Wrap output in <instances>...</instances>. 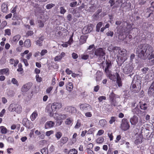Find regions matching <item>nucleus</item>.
I'll return each instance as SVG.
<instances>
[{"mask_svg":"<svg viewBox=\"0 0 154 154\" xmlns=\"http://www.w3.org/2000/svg\"><path fill=\"white\" fill-rule=\"evenodd\" d=\"M72 42V38L71 37L68 42L62 44L61 45L64 47H67L68 46V44L70 45Z\"/></svg>","mask_w":154,"mask_h":154,"instance_id":"38","label":"nucleus"},{"mask_svg":"<svg viewBox=\"0 0 154 154\" xmlns=\"http://www.w3.org/2000/svg\"><path fill=\"white\" fill-rule=\"evenodd\" d=\"M73 119L70 117L66 119L65 122V124L69 127L71 126L73 124Z\"/></svg>","mask_w":154,"mask_h":154,"instance_id":"21","label":"nucleus"},{"mask_svg":"<svg viewBox=\"0 0 154 154\" xmlns=\"http://www.w3.org/2000/svg\"><path fill=\"white\" fill-rule=\"evenodd\" d=\"M96 7V6L95 5H92V6H91V7H89L90 9H88V10L90 11H93L95 10Z\"/></svg>","mask_w":154,"mask_h":154,"instance_id":"61","label":"nucleus"},{"mask_svg":"<svg viewBox=\"0 0 154 154\" xmlns=\"http://www.w3.org/2000/svg\"><path fill=\"white\" fill-rule=\"evenodd\" d=\"M77 136V134L76 133H75L72 136V142L73 143H75L76 141V137Z\"/></svg>","mask_w":154,"mask_h":154,"instance_id":"58","label":"nucleus"},{"mask_svg":"<svg viewBox=\"0 0 154 154\" xmlns=\"http://www.w3.org/2000/svg\"><path fill=\"white\" fill-rule=\"evenodd\" d=\"M65 56V53L62 52L60 55L57 56L55 57L54 60L55 61H58L60 60L63 57Z\"/></svg>","mask_w":154,"mask_h":154,"instance_id":"23","label":"nucleus"},{"mask_svg":"<svg viewBox=\"0 0 154 154\" xmlns=\"http://www.w3.org/2000/svg\"><path fill=\"white\" fill-rule=\"evenodd\" d=\"M132 112L134 114H137L138 116H140L142 113V112L138 106H137L134 109H132Z\"/></svg>","mask_w":154,"mask_h":154,"instance_id":"15","label":"nucleus"},{"mask_svg":"<svg viewBox=\"0 0 154 154\" xmlns=\"http://www.w3.org/2000/svg\"><path fill=\"white\" fill-rule=\"evenodd\" d=\"M67 115L66 114H63L61 113H58L55 112L54 115V119L57 120L56 122V125L60 126L63 123L62 120L65 119L67 117Z\"/></svg>","mask_w":154,"mask_h":154,"instance_id":"2","label":"nucleus"},{"mask_svg":"<svg viewBox=\"0 0 154 154\" xmlns=\"http://www.w3.org/2000/svg\"><path fill=\"white\" fill-rule=\"evenodd\" d=\"M62 136V134L60 131L56 132L55 134V136L57 140H59L61 138Z\"/></svg>","mask_w":154,"mask_h":154,"instance_id":"48","label":"nucleus"},{"mask_svg":"<svg viewBox=\"0 0 154 154\" xmlns=\"http://www.w3.org/2000/svg\"><path fill=\"white\" fill-rule=\"evenodd\" d=\"M66 111L71 114L75 113L76 112V109L72 106H67L65 109Z\"/></svg>","mask_w":154,"mask_h":154,"instance_id":"16","label":"nucleus"},{"mask_svg":"<svg viewBox=\"0 0 154 154\" xmlns=\"http://www.w3.org/2000/svg\"><path fill=\"white\" fill-rule=\"evenodd\" d=\"M121 128L124 131L128 130L130 128V125L128 122L125 119H123L121 124Z\"/></svg>","mask_w":154,"mask_h":154,"instance_id":"8","label":"nucleus"},{"mask_svg":"<svg viewBox=\"0 0 154 154\" xmlns=\"http://www.w3.org/2000/svg\"><path fill=\"white\" fill-rule=\"evenodd\" d=\"M58 18L60 20V21L57 23V24H60L62 22L64 21V19L63 16H57Z\"/></svg>","mask_w":154,"mask_h":154,"instance_id":"52","label":"nucleus"},{"mask_svg":"<svg viewBox=\"0 0 154 154\" xmlns=\"http://www.w3.org/2000/svg\"><path fill=\"white\" fill-rule=\"evenodd\" d=\"M11 82L14 84L16 85V86H18L19 84L17 80L13 78L12 79Z\"/></svg>","mask_w":154,"mask_h":154,"instance_id":"56","label":"nucleus"},{"mask_svg":"<svg viewBox=\"0 0 154 154\" xmlns=\"http://www.w3.org/2000/svg\"><path fill=\"white\" fill-rule=\"evenodd\" d=\"M38 116V113L37 111H34L30 116V119L32 121H34Z\"/></svg>","mask_w":154,"mask_h":154,"instance_id":"26","label":"nucleus"},{"mask_svg":"<svg viewBox=\"0 0 154 154\" xmlns=\"http://www.w3.org/2000/svg\"><path fill=\"white\" fill-rule=\"evenodd\" d=\"M54 133V131L53 130H51L49 131H47L45 133V135L49 137L50 136L51 134H53Z\"/></svg>","mask_w":154,"mask_h":154,"instance_id":"60","label":"nucleus"},{"mask_svg":"<svg viewBox=\"0 0 154 154\" xmlns=\"http://www.w3.org/2000/svg\"><path fill=\"white\" fill-rule=\"evenodd\" d=\"M133 68L134 67L132 64H126L123 69V71L125 73L128 74L132 72Z\"/></svg>","mask_w":154,"mask_h":154,"instance_id":"9","label":"nucleus"},{"mask_svg":"<svg viewBox=\"0 0 154 154\" xmlns=\"http://www.w3.org/2000/svg\"><path fill=\"white\" fill-rule=\"evenodd\" d=\"M35 78L36 81L38 82H40L42 81V78L41 77H39L38 75H36Z\"/></svg>","mask_w":154,"mask_h":154,"instance_id":"64","label":"nucleus"},{"mask_svg":"<svg viewBox=\"0 0 154 154\" xmlns=\"http://www.w3.org/2000/svg\"><path fill=\"white\" fill-rule=\"evenodd\" d=\"M136 85L134 84H132L131 85V90L133 92H134V93H136L137 92L139 91V89L138 90H136V89H134V90H133V89H135L136 88Z\"/></svg>","mask_w":154,"mask_h":154,"instance_id":"43","label":"nucleus"},{"mask_svg":"<svg viewBox=\"0 0 154 154\" xmlns=\"http://www.w3.org/2000/svg\"><path fill=\"white\" fill-rule=\"evenodd\" d=\"M153 52L152 47L147 44H141L136 49V52L138 57L144 59L148 58L150 60L154 58Z\"/></svg>","mask_w":154,"mask_h":154,"instance_id":"1","label":"nucleus"},{"mask_svg":"<svg viewBox=\"0 0 154 154\" xmlns=\"http://www.w3.org/2000/svg\"><path fill=\"white\" fill-rule=\"evenodd\" d=\"M1 9L3 12H7L8 11L7 5L5 3H3L1 6Z\"/></svg>","mask_w":154,"mask_h":154,"instance_id":"29","label":"nucleus"},{"mask_svg":"<svg viewBox=\"0 0 154 154\" xmlns=\"http://www.w3.org/2000/svg\"><path fill=\"white\" fill-rule=\"evenodd\" d=\"M140 108L141 109L145 110L147 109L148 106L146 103L141 102H140Z\"/></svg>","mask_w":154,"mask_h":154,"instance_id":"34","label":"nucleus"},{"mask_svg":"<svg viewBox=\"0 0 154 154\" xmlns=\"http://www.w3.org/2000/svg\"><path fill=\"white\" fill-rule=\"evenodd\" d=\"M127 51L124 49H121L120 48L119 54L121 55L120 59L121 63H123L127 59L128 57L126 54Z\"/></svg>","mask_w":154,"mask_h":154,"instance_id":"5","label":"nucleus"},{"mask_svg":"<svg viewBox=\"0 0 154 154\" xmlns=\"http://www.w3.org/2000/svg\"><path fill=\"white\" fill-rule=\"evenodd\" d=\"M143 138V136L141 134L138 135L136 137L134 143L137 144L141 143L142 142Z\"/></svg>","mask_w":154,"mask_h":154,"instance_id":"18","label":"nucleus"},{"mask_svg":"<svg viewBox=\"0 0 154 154\" xmlns=\"http://www.w3.org/2000/svg\"><path fill=\"white\" fill-rule=\"evenodd\" d=\"M116 119V117H111L109 121V123L111 124L115 122Z\"/></svg>","mask_w":154,"mask_h":154,"instance_id":"55","label":"nucleus"},{"mask_svg":"<svg viewBox=\"0 0 154 154\" xmlns=\"http://www.w3.org/2000/svg\"><path fill=\"white\" fill-rule=\"evenodd\" d=\"M73 88V84L71 82L68 83V85L66 86V89L69 92H71Z\"/></svg>","mask_w":154,"mask_h":154,"instance_id":"30","label":"nucleus"},{"mask_svg":"<svg viewBox=\"0 0 154 154\" xmlns=\"http://www.w3.org/2000/svg\"><path fill=\"white\" fill-rule=\"evenodd\" d=\"M107 133V136L109 138L110 141H111L113 140V134L112 132L110 130H108L106 131Z\"/></svg>","mask_w":154,"mask_h":154,"instance_id":"32","label":"nucleus"},{"mask_svg":"<svg viewBox=\"0 0 154 154\" xmlns=\"http://www.w3.org/2000/svg\"><path fill=\"white\" fill-rule=\"evenodd\" d=\"M106 67L105 68V71L106 73V70L108 71H110L109 70V69L111 66V64L110 61H106Z\"/></svg>","mask_w":154,"mask_h":154,"instance_id":"35","label":"nucleus"},{"mask_svg":"<svg viewBox=\"0 0 154 154\" xmlns=\"http://www.w3.org/2000/svg\"><path fill=\"white\" fill-rule=\"evenodd\" d=\"M94 54L97 56H98L102 58V62L105 61V50L102 48H99L95 50Z\"/></svg>","mask_w":154,"mask_h":154,"instance_id":"3","label":"nucleus"},{"mask_svg":"<svg viewBox=\"0 0 154 154\" xmlns=\"http://www.w3.org/2000/svg\"><path fill=\"white\" fill-rule=\"evenodd\" d=\"M7 132V129L4 126L0 127V133L2 134H5Z\"/></svg>","mask_w":154,"mask_h":154,"instance_id":"36","label":"nucleus"},{"mask_svg":"<svg viewBox=\"0 0 154 154\" xmlns=\"http://www.w3.org/2000/svg\"><path fill=\"white\" fill-rule=\"evenodd\" d=\"M148 93L149 95L154 96V81L150 87Z\"/></svg>","mask_w":154,"mask_h":154,"instance_id":"19","label":"nucleus"},{"mask_svg":"<svg viewBox=\"0 0 154 154\" xmlns=\"http://www.w3.org/2000/svg\"><path fill=\"white\" fill-rule=\"evenodd\" d=\"M106 76L108 77L109 79L113 81H116V79L119 76V72H116L115 73H112L111 71H108L106 70Z\"/></svg>","mask_w":154,"mask_h":154,"instance_id":"4","label":"nucleus"},{"mask_svg":"<svg viewBox=\"0 0 154 154\" xmlns=\"http://www.w3.org/2000/svg\"><path fill=\"white\" fill-rule=\"evenodd\" d=\"M9 69H8L5 68L3 69L0 70V74H5L6 75H8L9 73L8 72Z\"/></svg>","mask_w":154,"mask_h":154,"instance_id":"31","label":"nucleus"},{"mask_svg":"<svg viewBox=\"0 0 154 154\" xmlns=\"http://www.w3.org/2000/svg\"><path fill=\"white\" fill-rule=\"evenodd\" d=\"M33 34V32L32 31H28L26 33V36L28 37L29 36H31Z\"/></svg>","mask_w":154,"mask_h":154,"instance_id":"59","label":"nucleus"},{"mask_svg":"<svg viewBox=\"0 0 154 154\" xmlns=\"http://www.w3.org/2000/svg\"><path fill=\"white\" fill-rule=\"evenodd\" d=\"M31 43L29 39H27L24 42V45L26 47L29 48L31 46Z\"/></svg>","mask_w":154,"mask_h":154,"instance_id":"37","label":"nucleus"},{"mask_svg":"<svg viewBox=\"0 0 154 154\" xmlns=\"http://www.w3.org/2000/svg\"><path fill=\"white\" fill-rule=\"evenodd\" d=\"M81 58L82 59L86 60L89 57V55H85V54H82L81 55Z\"/></svg>","mask_w":154,"mask_h":154,"instance_id":"63","label":"nucleus"},{"mask_svg":"<svg viewBox=\"0 0 154 154\" xmlns=\"http://www.w3.org/2000/svg\"><path fill=\"white\" fill-rule=\"evenodd\" d=\"M102 22H100L97 23L96 26V31L97 32H99L100 31V28L102 26Z\"/></svg>","mask_w":154,"mask_h":154,"instance_id":"50","label":"nucleus"},{"mask_svg":"<svg viewBox=\"0 0 154 154\" xmlns=\"http://www.w3.org/2000/svg\"><path fill=\"white\" fill-rule=\"evenodd\" d=\"M117 2L120 4H122L121 7L123 8L125 6L127 7L128 8H130L131 5V3H127L125 2V0H119Z\"/></svg>","mask_w":154,"mask_h":154,"instance_id":"12","label":"nucleus"},{"mask_svg":"<svg viewBox=\"0 0 154 154\" xmlns=\"http://www.w3.org/2000/svg\"><path fill=\"white\" fill-rule=\"evenodd\" d=\"M104 140V138L102 137H99L96 140V142L98 144H102Z\"/></svg>","mask_w":154,"mask_h":154,"instance_id":"47","label":"nucleus"},{"mask_svg":"<svg viewBox=\"0 0 154 154\" xmlns=\"http://www.w3.org/2000/svg\"><path fill=\"white\" fill-rule=\"evenodd\" d=\"M110 100L111 102V104L114 106H117L118 102L116 101L115 95L113 92L110 93L109 95Z\"/></svg>","mask_w":154,"mask_h":154,"instance_id":"10","label":"nucleus"},{"mask_svg":"<svg viewBox=\"0 0 154 154\" xmlns=\"http://www.w3.org/2000/svg\"><path fill=\"white\" fill-rule=\"evenodd\" d=\"M112 49H113V51L114 54H117L118 53H119L120 48L118 47H114V48H113Z\"/></svg>","mask_w":154,"mask_h":154,"instance_id":"45","label":"nucleus"},{"mask_svg":"<svg viewBox=\"0 0 154 154\" xmlns=\"http://www.w3.org/2000/svg\"><path fill=\"white\" fill-rule=\"evenodd\" d=\"M53 107L52 104H48L46 107L45 112L48 113L50 116L53 117L54 118V115L55 114V113L54 112L56 111V110Z\"/></svg>","mask_w":154,"mask_h":154,"instance_id":"6","label":"nucleus"},{"mask_svg":"<svg viewBox=\"0 0 154 154\" xmlns=\"http://www.w3.org/2000/svg\"><path fill=\"white\" fill-rule=\"evenodd\" d=\"M95 128H91L88 131H87L88 134H92L95 131Z\"/></svg>","mask_w":154,"mask_h":154,"instance_id":"54","label":"nucleus"},{"mask_svg":"<svg viewBox=\"0 0 154 154\" xmlns=\"http://www.w3.org/2000/svg\"><path fill=\"white\" fill-rule=\"evenodd\" d=\"M95 51V50L93 49L89 53V56L91 58H92L94 57V55H95L94 54Z\"/></svg>","mask_w":154,"mask_h":154,"instance_id":"53","label":"nucleus"},{"mask_svg":"<svg viewBox=\"0 0 154 154\" xmlns=\"http://www.w3.org/2000/svg\"><path fill=\"white\" fill-rule=\"evenodd\" d=\"M22 122L24 125L27 126V124L29 123V122H30L29 120L25 118L23 119Z\"/></svg>","mask_w":154,"mask_h":154,"instance_id":"51","label":"nucleus"},{"mask_svg":"<svg viewBox=\"0 0 154 154\" xmlns=\"http://www.w3.org/2000/svg\"><path fill=\"white\" fill-rule=\"evenodd\" d=\"M138 121V118L136 116H134L133 117L131 118L130 119V122L131 124L134 126L137 123Z\"/></svg>","mask_w":154,"mask_h":154,"instance_id":"17","label":"nucleus"},{"mask_svg":"<svg viewBox=\"0 0 154 154\" xmlns=\"http://www.w3.org/2000/svg\"><path fill=\"white\" fill-rule=\"evenodd\" d=\"M116 82L118 85L119 87H120L122 86V83L121 81V79L119 76H118V77L116 79Z\"/></svg>","mask_w":154,"mask_h":154,"instance_id":"42","label":"nucleus"},{"mask_svg":"<svg viewBox=\"0 0 154 154\" xmlns=\"http://www.w3.org/2000/svg\"><path fill=\"white\" fill-rule=\"evenodd\" d=\"M55 125V123L52 121L47 122L45 124V128H51L53 127Z\"/></svg>","mask_w":154,"mask_h":154,"instance_id":"20","label":"nucleus"},{"mask_svg":"<svg viewBox=\"0 0 154 154\" xmlns=\"http://www.w3.org/2000/svg\"><path fill=\"white\" fill-rule=\"evenodd\" d=\"M9 63L11 64H14V66L16 67L19 63V60L17 59L15 60L13 59H11L9 60Z\"/></svg>","mask_w":154,"mask_h":154,"instance_id":"27","label":"nucleus"},{"mask_svg":"<svg viewBox=\"0 0 154 154\" xmlns=\"http://www.w3.org/2000/svg\"><path fill=\"white\" fill-rule=\"evenodd\" d=\"M77 153L78 151L77 150L75 149H72L69 151L68 154H77Z\"/></svg>","mask_w":154,"mask_h":154,"instance_id":"44","label":"nucleus"},{"mask_svg":"<svg viewBox=\"0 0 154 154\" xmlns=\"http://www.w3.org/2000/svg\"><path fill=\"white\" fill-rule=\"evenodd\" d=\"M21 36L19 35H17L14 36L13 38V41L14 42H17L20 39Z\"/></svg>","mask_w":154,"mask_h":154,"instance_id":"40","label":"nucleus"},{"mask_svg":"<svg viewBox=\"0 0 154 154\" xmlns=\"http://www.w3.org/2000/svg\"><path fill=\"white\" fill-rule=\"evenodd\" d=\"M102 73L99 71H98L96 74V79L97 81H99L101 79Z\"/></svg>","mask_w":154,"mask_h":154,"instance_id":"28","label":"nucleus"},{"mask_svg":"<svg viewBox=\"0 0 154 154\" xmlns=\"http://www.w3.org/2000/svg\"><path fill=\"white\" fill-rule=\"evenodd\" d=\"M35 133L36 135L39 136V137L42 139L44 138V136L42 135L41 132L38 130H36L35 132Z\"/></svg>","mask_w":154,"mask_h":154,"instance_id":"41","label":"nucleus"},{"mask_svg":"<svg viewBox=\"0 0 154 154\" xmlns=\"http://www.w3.org/2000/svg\"><path fill=\"white\" fill-rule=\"evenodd\" d=\"M81 110L82 111H89L92 109L91 106L89 104L86 103L81 104L80 106Z\"/></svg>","mask_w":154,"mask_h":154,"instance_id":"11","label":"nucleus"},{"mask_svg":"<svg viewBox=\"0 0 154 154\" xmlns=\"http://www.w3.org/2000/svg\"><path fill=\"white\" fill-rule=\"evenodd\" d=\"M52 105L54 107L53 108L55 109L56 110L60 109L62 107V103H54Z\"/></svg>","mask_w":154,"mask_h":154,"instance_id":"25","label":"nucleus"},{"mask_svg":"<svg viewBox=\"0 0 154 154\" xmlns=\"http://www.w3.org/2000/svg\"><path fill=\"white\" fill-rule=\"evenodd\" d=\"M87 37L86 35H82L81 36L80 42L81 44H82L86 42Z\"/></svg>","mask_w":154,"mask_h":154,"instance_id":"33","label":"nucleus"},{"mask_svg":"<svg viewBox=\"0 0 154 154\" xmlns=\"http://www.w3.org/2000/svg\"><path fill=\"white\" fill-rule=\"evenodd\" d=\"M7 141L10 143H13L14 141L13 138L12 137H9L7 139Z\"/></svg>","mask_w":154,"mask_h":154,"instance_id":"62","label":"nucleus"},{"mask_svg":"<svg viewBox=\"0 0 154 154\" xmlns=\"http://www.w3.org/2000/svg\"><path fill=\"white\" fill-rule=\"evenodd\" d=\"M68 140V138L66 137H63L60 139L61 142L63 143L64 144L66 143Z\"/></svg>","mask_w":154,"mask_h":154,"instance_id":"49","label":"nucleus"},{"mask_svg":"<svg viewBox=\"0 0 154 154\" xmlns=\"http://www.w3.org/2000/svg\"><path fill=\"white\" fill-rule=\"evenodd\" d=\"M14 112L17 113H20L22 111V106L18 104H16Z\"/></svg>","mask_w":154,"mask_h":154,"instance_id":"22","label":"nucleus"},{"mask_svg":"<svg viewBox=\"0 0 154 154\" xmlns=\"http://www.w3.org/2000/svg\"><path fill=\"white\" fill-rule=\"evenodd\" d=\"M106 124L107 121L105 119H101L99 121V124L102 127H104L106 125Z\"/></svg>","mask_w":154,"mask_h":154,"instance_id":"39","label":"nucleus"},{"mask_svg":"<svg viewBox=\"0 0 154 154\" xmlns=\"http://www.w3.org/2000/svg\"><path fill=\"white\" fill-rule=\"evenodd\" d=\"M32 85V84L31 82H29L23 85L21 89L22 92H25L28 91Z\"/></svg>","mask_w":154,"mask_h":154,"instance_id":"13","label":"nucleus"},{"mask_svg":"<svg viewBox=\"0 0 154 154\" xmlns=\"http://www.w3.org/2000/svg\"><path fill=\"white\" fill-rule=\"evenodd\" d=\"M40 20L38 21V26L39 27H42L44 26V23L49 18L47 14H41L40 16Z\"/></svg>","mask_w":154,"mask_h":154,"instance_id":"7","label":"nucleus"},{"mask_svg":"<svg viewBox=\"0 0 154 154\" xmlns=\"http://www.w3.org/2000/svg\"><path fill=\"white\" fill-rule=\"evenodd\" d=\"M41 152L42 154H48V149L46 148H43L41 150Z\"/></svg>","mask_w":154,"mask_h":154,"instance_id":"57","label":"nucleus"},{"mask_svg":"<svg viewBox=\"0 0 154 154\" xmlns=\"http://www.w3.org/2000/svg\"><path fill=\"white\" fill-rule=\"evenodd\" d=\"M43 39L44 38L43 37H40L38 40L36 41V44L39 46H41L42 41Z\"/></svg>","mask_w":154,"mask_h":154,"instance_id":"46","label":"nucleus"},{"mask_svg":"<svg viewBox=\"0 0 154 154\" xmlns=\"http://www.w3.org/2000/svg\"><path fill=\"white\" fill-rule=\"evenodd\" d=\"M16 104L12 103L8 107L7 109L10 112H14L15 109V107Z\"/></svg>","mask_w":154,"mask_h":154,"instance_id":"24","label":"nucleus"},{"mask_svg":"<svg viewBox=\"0 0 154 154\" xmlns=\"http://www.w3.org/2000/svg\"><path fill=\"white\" fill-rule=\"evenodd\" d=\"M92 29L93 28L91 26H86L83 29L82 32L84 34H86L90 32L92 30Z\"/></svg>","mask_w":154,"mask_h":154,"instance_id":"14","label":"nucleus"}]
</instances>
